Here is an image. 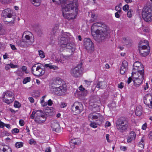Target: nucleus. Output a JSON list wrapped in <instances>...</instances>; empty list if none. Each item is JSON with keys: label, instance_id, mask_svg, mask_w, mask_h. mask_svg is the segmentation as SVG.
<instances>
[{"label": "nucleus", "instance_id": "1", "mask_svg": "<svg viewBox=\"0 0 152 152\" xmlns=\"http://www.w3.org/2000/svg\"><path fill=\"white\" fill-rule=\"evenodd\" d=\"M77 2L70 1L66 2L61 6L62 15L66 18L73 19L75 18L78 13Z\"/></svg>", "mask_w": 152, "mask_h": 152}, {"label": "nucleus", "instance_id": "2", "mask_svg": "<svg viewBox=\"0 0 152 152\" xmlns=\"http://www.w3.org/2000/svg\"><path fill=\"white\" fill-rule=\"evenodd\" d=\"M132 77L134 85L137 87L140 86L144 79V69L143 65L139 61H136L133 64Z\"/></svg>", "mask_w": 152, "mask_h": 152}, {"label": "nucleus", "instance_id": "3", "mask_svg": "<svg viewBox=\"0 0 152 152\" xmlns=\"http://www.w3.org/2000/svg\"><path fill=\"white\" fill-rule=\"evenodd\" d=\"M108 27L105 24L99 22L94 23L91 27L92 35L95 33L101 40L104 39L108 36Z\"/></svg>", "mask_w": 152, "mask_h": 152}, {"label": "nucleus", "instance_id": "4", "mask_svg": "<svg viewBox=\"0 0 152 152\" xmlns=\"http://www.w3.org/2000/svg\"><path fill=\"white\" fill-rule=\"evenodd\" d=\"M66 86L61 79L57 78L54 79L50 86V91L53 94H58L64 93L66 90Z\"/></svg>", "mask_w": 152, "mask_h": 152}, {"label": "nucleus", "instance_id": "5", "mask_svg": "<svg viewBox=\"0 0 152 152\" xmlns=\"http://www.w3.org/2000/svg\"><path fill=\"white\" fill-rule=\"evenodd\" d=\"M68 34L69 35V33L63 34L59 40V42L61 47L69 49L72 54L75 51V45L73 42H69V38Z\"/></svg>", "mask_w": 152, "mask_h": 152}, {"label": "nucleus", "instance_id": "6", "mask_svg": "<svg viewBox=\"0 0 152 152\" xmlns=\"http://www.w3.org/2000/svg\"><path fill=\"white\" fill-rule=\"evenodd\" d=\"M129 119L125 117H121L118 118L116 121V128L120 133L126 132L129 127Z\"/></svg>", "mask_w": 152, "mask_h": 152}, {"label": "nucleus", "instance_id": "7", "mask_svg": "<svg viewBox=\"0 0 152 152\" xmlns=\"http://www.w3.org/2000/svg\"><path fill=\"white\" fill-rule=\"evenodd\" d=\"M139 47V53L141 56H145L149 53L150 49L148 46V42L147 40H142L140 42Z\"/></svg>", "mask_w": 152, "mask_h": 152}, {"label": "nucleus", "instance_id": "8", "mask_svg": "<svg viewBox=\"0 0 152 152\" xmlns=\"http://www.w3.org/2000/svg\"><path fill=\"white\" fill-rule=\"evenodd\" d=\"M142 16L144 20L147 22L152 21V10L146 8L144 9L142 12Z\"/></svg>", "mask_w": 152, "mask_h": 152}, {"label": "nucleus", "instance_id": "9", "mask_svg": "<svg viewBox=\"0 0 152 152\" xmlns=\"http://www.w3.org/2000/svg\"><path fill=\"white\" fill-rule=\"evenodd\" d=\"M37 64H35L31 68L33 74L37 76H40L43 75L45 72V67L42 68L40 66H37Z\"/></svg>", "mask_w": 152, "mask_h": 152}, {"label": "nucleus", "instance_id": "10", "mask_svg": "<svg viewBox=\"0 0 152 152\" xmlns=\"http://www.w3.org/2000/svg\"><path fill=\"white\" fill-rule=\"evenodd\" d=\"M1 15L5 18H10L7 22L11 24H13L15 20L14 17L12 14V11L10 9H7L2 12Z\"/></svg>", "mask_w": 152, "mask_h": 152}, {"label": "nucleus", "instance_id": "11", "mask_svg": "<svg viewBox=\"0 0 152 152\" xmlns=\"http://www.w3.org/2000/svg\"><path fill=\"white\" fill-rule=\"evenodd\" d=\"M46 119V117L41 110L36 111V116L34 119L35 122L38 124H41L44 122Z\"/></svg>", "mask_w": 152, "mask_h": 152}, {"label": "nucleus", "instance_id": "12", "mask_svg": "<svg viewBox=\"0 0 152 152\" xmlns=\"http://www.w3.org/2000/svg\"><path fill=\"white\" fill-rule=\"evenodd\" d=\"M83 43L84 46L88 52L90 53L94 50V45L89 38H85L83 40Z\"/></svg>", "mask_w": 152, "mask_h": 152}, {"label": "nucleus", "instance_id": "13", "mask_svg": "<svg viewBox=\"0 0 152 152\" xmlns=\"http://www.w3.org/2000/svg\"><path fill=\"white\" fill-rule=\"evenodd\" d=\"M88 118L89 120H95L96 121H99L102 122L103 119V116L100 113H92L88 115Z\"/></svg>", "mask_w": 152, "mask_h": 152}, {"label": "nucleus", "instance_id": "14", "mask_svg": "<svg viewBox=\"0 0 152 152\" xmlns=\"http://www.w3.org/2000/svg\"><path fill=\"white\" fill-rule=\"evenodd\" d=\"M82 71L81 66L79 65L71 69V74L73 77H77L81 75Z\"/></svg>", "mask_w": 152, "mask_h": 152}, {"label": "nucleus", "instance_id": "15", "mask_svg": "<svg viewBox=\"0 0 152 152\" xmlns=\"http://www.w3.org/2000/svg\"><path fill=\"white\" fill-rule=\"evenodd\" d=\"M71 55V54L70 55H68L65 56L63 54H61L59 58L56 57L55 60L58 63L63 64L65 62V61L68 60L69 58Z\"/></svg>", "mask_w": 152, "mask_h": 152}, {"label": "nucleus", "instance_id": "16", "mask_svg": "<svg viewBox=\"0 0 152 152\" xmlns=\"http://www.w3.org/2000/svg\"><path fill=\"white\" fill-rule=\"evenodd\" d=\"M72 109L74 114H78L83 110V107L81 104H79V105L76 106L74 104L72 107Z\"/></svg>", "mask_w": 152, "mask_h": 152}, {"label": "nucleus", "instance_id": "17", "mask_svg": "<svg viewBox=\"0 0 152 152\" xmlns=\"http://www.w3.org/2000/svg\"><path fill=\"white\" fill-rule=\"evenodd\" d=\"M16 42L19 46L23 48L27 47L32 43L31 42L29 41H23L19 40H18Z\"/></svg>", "mask_w": 152, "mask_h": 152}, {"label": "nucleus", "instance_id": "18", "mask_svg": "<svg viewBox=\"0 0 152 152\" xmlns=\"http://www.w3.org/2000/svg\"><path fill=\"white\" fill-rule=\"evenodd\" d=\"M51 127L53 131L58 132L60 130V126L58 122L56 121H52Z\"/></svg>", "mask_w": 152, "mask_h": 152}, {"label": "nucleus", "instance_id": "19", "mask_svg": "<svg viewBox=\"0 0 152 152\" xmlns=\"http://www.w3.org/2000/svg\"><path fill=\"white\" fill-rule=\"evenodd\" d=\"M128 64L127 61H124L121 67L120 73L122 75L124 74L128 69Z\"/></svg>", "mask_w": 152, "mask_h": 152}, {"label": "nucleus", "instance_id": "20", "mask_svg": "<svg viewBox=\"0 0 152 152\" xmlns=\"http://www.w3.org/2000/svg\"><path fill=\"white\" fill-rule=\"evenodd\" d=\"M136 134L133 131H132L129 136L127 138V141L128 142H131L132 141L134 140L135 139Z\"/></svg>", "mask_w": 152, "mask_h": 152}, {"label": "nucleus", "instance_id": "21", "mask_svg": "<svg viewBox=\"0 0 152 152\" xmlns=\"http://www.w3.org/2000/svg\"><path fill=\"white\" fill-rule=\"evenodd\" d=\"M106 86L105 83L104 82H99L97 84L96 87L100 89H103Z\"/></svg>", "mask_w": 152, "mask_h": 152}, {"label": "nucleus", "instance_id": "22", "mask_svg": "<svg viewBox=\"0 0 152 152\" xmlns=\"http://www.w3.org/2000/svg\"><path fill=\"white\" fill-rule=\"evenodd\" d=\"M141 107L140 106H137L136 108L135 113L136 115L138 116H140L142 114Z\"/></svg>", "mask_w": 152, "mask_h": 152}, {"label": "nucleus", "instance_id": "23", "mask_svg": "<svg viewBox=\"0 0 152 152\" xmlns=\"http://www.w3.org/2000/svg\"><path fill=\"white\" fill-rule=\"evenodd\" d=\"M72 142L75 145H78L81 143V140L79 138H76L71 140Z\"/></svg>", "mask_w": 152, "mask_h": 152}, {"label": "nucleus", "instance_id": "24", "mask_svg": "<svg viewBox=\"0 0 152 152\" xmlns=\"http://www.w3.org/2000/svg\"><path fill=\"white\" fill-rule=\"evenodd\" d=\"M31 2L35 6H38L40 5L41 0H30Z\"/></svg>", "mask_w": 152, "mask_h": 152}, {"label": "nucleus", "instance_id": "25", "mask_svg": "<svg viewBox=\"0 0 152 152\" xmlns=\"http://www.w3.org/2000/svg\"><path fill=\"white\" fill-rule=\"evenodd\" d=\"M0 152H12V151L10 148L6 146L3 147L2 149L0 148Z\"/></svg>", "mask_w": 152, "mask_h": 152}, {"label": "nucleus", "instance_id": "26", "mask_svg": "<svg viewBox=\"0 0 152 152\" xmlns=\"http://www.w3.org/2000/svg\"><path fill=\"white\" fill-rule=\"evenodd\" d=\"M45 67H49L50 69H53L54 70H57L58 68V67L56 66L51 65L50 64H45L44 65Z\"/></svg>", "mask_w": 152, "mask_h": 152}, {"label": "nucleus", "instance_id": "27", "mask_svg": "<svg viewBox=\"0 0 152 152\" xmlns=\"http://www.w3.org/2000/svg\"><path fill=\"white\" fill-rule=\"evenodd\" d=\"M67 0H52L53 2L54 3L56 4L59 5L61 4L64 3Z\"/></svg>", "mask_w": 152, "mask_h": 152}, {"label": "nucleus", "instance_id": "28", "mask_svg": "<svg viewBox=\"0 0 152 152\" xmlns=\"http://www.w3.org/2000/svg\"><path fill=\"white\" fill-rule=\"evenodd\" d=\"M5 96H4L3 100L5 103L8 104H9L12 102L13 101V99H11L6 98L4 97Z\"/></svg>", "mask_w": 152, "mask_h": 152}, {"label": "nucleus", "instance_id": "29", "mask_svg": "<svg viewBox=\"0 0 152 152\" xmlns=\"http://www.w3.org/2000/svg\"><path fill=\"white\" fill-rule=\"evenodd\" d=\"M15 66L13 64H7L5 66V69L6 70H8L10 68H15Z\"/></svg>", "mask_w": 152, "mask_h": 152}, {"label": "nucleus", "instance_id": "30", "mask_svg": "<svg viewBox=\"0 0 152 152\" xmlns=\"http://www.w3.org/2000/svg\"><path fill=\"white\" fill-rule=\"evenodd\" d=\"M59 26L58 25H56L52 29V31L53 34H54L58 31Z\"/></svg>", "mask_w": 152, "mask_h": 152}, {"label": "nucleus", "instance_id": "31", "mask_svg": "<svg viewBox=\"0 0 152 152\" xmlns=\"http://www.w3.org/2000/svg\"><path fill=\"white\" fill-rule=\"evenodd\" d=\"M30 77H27L24 78L23 81V84H26L28 82H30L31 81Z\"/></svg>", "mask_w": 152, "mask_h": 152}, {"label": "nucleus", "instance_id": "32", "mask_svg": "<svg viewBox=\"0 0 152 152\" xmlns=\"http://www.w3.org/2000/svg\"><path fill=\"white\" fill-rule=\"evenodd\" d=\"M23 143L21 142H18L16 143L15 146L17 148L21 147L23 146Z\"/></svg>", "mask_w": 152, "mask_h": 152}, {"label": "nucleus", "instance_id": "33", "mask_svg": "<svg viewBox=\"0 0 152 152\" xmlns=\"http://www.w3.org/2000/svg\"><path fill=\"white\" fill-rule=\"evenodd\" d=\"M36 31L37 34L39 36H41L42 34V30L41 27H39L36 29Z\"/></svg>", "mask_w": 152, "mask_h": 152}, {"label": "nucleus", "instance_id": "34", "mask_svg": "<svg viewBox=\"0 0 152 152\" xmlns=\"http://www.w3.org/2000/svg\"><path fill=\"white\" fill-rule=\"evenodd\" d=\"M39 55L40 57L42 58H44L45 56L44 52L42 50H40L38 51Z\"/></svg>", "mask_w": 152, "mask_h": 152}, {"label": "nucleus", "instance_id": "35", "mask_svg": "<svg viewBox=\"0 0 152 152\" xmlns=\"http://www.w3.org/2000/svg\"><path fill=\"white\" fill-rule=\"evenodd\" d=\"M133 12V11L131 9H130L128 12L127 13V15L128 17L131 18L132 16V13Z\"/></svg>", "mask_w": 152, "mask_h": 152}, {"label": "nucleus", "instance_id": "36", "mask_svg": "<svg viewBox=\"0 0 152 152\" xmlns=\"http://www.w3.org/2000/svg\"><path fill=\"white\" fill-rule=\"evenodd\" d=\"M14 94L12 91H7L3 93V95H12Z\"/></svg>", "mask_w": 152, "mask_h": 152}, {"label": "nucleus", "instance_id": "37", "mask_svg": "<svg viewBox=\"0 0 152 152\" xmlns=\"http://www.w3.org/2000/svg\"><path fill=\"white\" fill-rule=\"evenodd\" d=\"M21 104L19 102L17 101H15L14 102V106L15 107L19 108L21 107Z\"/></svg>", "mask_w": 152, "mask_h": 152}, {"label": "nucleus", "instance_id": "38", "mask_svg": "<svg viewBox=\"0 0 152 152\" xmlns=\"http://www.w3.org/2000/svg\"><path fill=\"white\" fill-rule=\"evenodd\" d=\"M90 126L92 127L96 128L97 127V124L95 122L92 123L90 124Z\"/></svg>", "mask_w": 152, "mask_h": 152}, {"label": "nucleus", "instance_id": "39", "mask_svg": "<svg viewBox=\"0 0 152 152\" xmlns=\"http://www.w3.org/2000/svg\"><path fill=\"white\" fill-rule=\"evenodd\" d=\"M115 10L119 13H120L121 11V8L120 7V6H116L115 7Z\"/></svg>", "mask_w": 152, "mask_h": 152}, {"label": "nucleus", "instance_id": "40", "mask_svg": "<svg viewBox=\"0 0 152 152\" xmlns=\"http://www.w3.org/2000/svg\"><path fill=\"white\" fill-rule=\"evenodd\" d=\"M129 8V5L127 4L123 6V9L124 11H127L128 10Z\"/></svg>", "mask_w": 152, "mask_h": 152}, {"label": "nucleus", "instance_id": "41", "mask_svg": "<svg viewBox=\"0 0 152 152\" xmlns=\"http://www.w3.org/2000/svg\"><path fill=\"white\" fill-rule=\"evenodd\" d=\"M19 132V129L18 128L13 129L12 130V133H18Z\"/></svg>", "mask_w": 152, "mask_h": 152}, {"label": "nucleus", "instance_id": "42", "mask_svg": "<svg viewBox=\"0 0 152 152\" xmlns=\"http://www.w3.org/2000/svg\"><path fill=\"white\" fill-rule=\"evenodd\" d=\"M84 81L86 84L88 86L90 85L91 83L92 82V81L88 80H84Z\"/></svg>", "mask_w": 152, "mask_h": 152}, {"label": "nucleus", "instance_id": "43", "mask_svg": "<svg viewBox=\"0 0 152 152\" xmlns=\"http://www.w3.org/2000/svg\"><path fill=\"white\" fill-rule=\"evenodd\" d=\"M67 105V104L64 102H61V104L60 107L61 108H64Z\"/></svg>", "mask_w": 152, "mask_h": 152}, {"label": "nucleus", "instance_id": "44", "mask_svg": "<svg viewBox=\"0 0 152 152\" xmlns=\"http://www.w3.org/2000/svg\"><path fill=\"white\" fill-rule=\"evenodd\" d=\"M124 86V84L122 82L120 83L118 85V87L119 88L122 89V88Z\"/></svg>", "mask_w": 152, "mask_h": 152}, {"label": "nucleus", "instance_id": "45", "mask_svg": "<svg viewBox=\"0 0 152 152\" xmlns=\"http://www.w3.org/2000/svg\"><path fill=\"white\" fill-rule=\"evenodd\" d=\"M36 114V112L35 111H33L32 112L31 114L30 115V117L32 119L34 118L35 117V115Z\"/></svg>", "mask_w": 152, "mask_h": 152}, {"label": "nucleus", "instance_id": "46", "mask_svg": "<svg viewBox=\"0 0 152 152\" xmlns=\"http://www.w3.org/2000/svg\"><path fill=\"white\" fill-rule=\"evenodd\" d=\"M139 147H140L141 149H142L144 148V143H142L141 142H140L138 144Z\"/></svg>", "mask_w": 152, "mask_h": 152}, {"label": "nucleus", "instance_id": "47", "mask_svg": "<svg viewBox=\"0 0 152 152\" xmlns=\"http://www.w3.org/2000/svg\"><path fill=\"white\" fill-rule=\"evenodd\" d=\"M20 125L21 126H23L24 124V122L23 120H20L19 121Z\"/></svg>", "mask_w": 152, "mask_h": 152}, {"label": "nucleus", "instance_id": "48", "mask_svg": "<svg viewBox=\"0 0 152 152\" xmlns=\"http://www.w3.org/2000/svg\"><path fill=\"white\" fill-rule=\"evenodd\" d=\"M150 104H148V106L149 108H152V97L151 100H150Z\"/></svg>", "mask_w": 152, "mask_h": 152}, {"label": "nucleus", "instance_id": "49", "mask_svg": "<svg viewBox=\"0 0 152 152\" xmlns=\"http://www.w3.org/2000/svg\"><path fill=\"white\" fill-rule=\"evenodd\" d=\"M147 127V124L146 123H145L143 124L142 126V128L143 130H145Z\"/></svg>", "mask_w": 152, "mask_h": 152}, {"label": "nucleus", "instance_id": "50", "mask_svg": "<svg viewBox=\"0 0 152 152\" xmlns=\"http://www.w3.org/2000/svg\"><path fill=\"white\" fill-rule=\"evenodd\" d=\"M5 124L1 122L0 120V127L1 128H3L4 126H5Z\"/></svg>", "mask_w": 152, "mask_h": 152}, {"label": "nucleus", "instance_id": "51", "mask_svg": "<svg viewBox=\"0 0 152 152\" xmlns=\"http://www.w3.org/2000/svg\"><path fill=\"white\" fill-rule=\"evenodd\" d=\"M79 90L81 91H84V90H85V89L84 88L83 86L82 85H81L80 87H79Z\"/></svg>", "mask_w": 152, "mask_h": 152}, {"label": "nucleus", "instance_id": "52", "mask_svg": "<svg viewBox=\"0 0 152 152\" xmlns=\"http://www.w3.org/2000/svg\"><path fill=\"white\" fill-rule=\"evenodd\" d=\"M119 13L118 12H117L115 13V16L116 18H120V15Z\"/></svg>", "mask_w": 152, "mask_h": 152}, {"label": "nucleus", "instance_id": "53", "mask_svg": "<svg viewBox=\"0 0 152 152\" xmlns=\"http://www.w3.org/2000/svg\"><path fill=\"white\" fill-rule=\"evenodd\" d=\"M45 152H51L50 148L49 147H48L46 148L45 150Z\"/></svg>", "mask_w": 152, "mask_h": 152}, {"label": "nucleus", "instance_id": "54", "mask_svg": "<svg viewBox=\"0 0 152 152\" xmlns=\"http://www.w3.org/2000/svg\"><path fill=\"white\" fill-rule=\"evenodd\" d=\"M21 69L23 72H26L27 69V68L26 66H23L22 67Z\"/></svg>", "mask_w": 152, "mask_h": 152}, {"label": "nucleus", "instance_id": "55", "mask_svg": "<svg viewBox=\"0 0 152 152\" xmlns=\"http://www.w3.org/2000/svg\"><path fill=\"white\" fill-rule=\"evenodd\" d=\"M53 103V102L50 99L48 100V105L49 106H51L52 104Z\"/></svg>", "mask_w": 152, "mask_h": 152}, {"label": "nucleus", "instance_id": "56", "mask_svg": "<svg viewBox=\"0 0 152 152\" xmlns=\"http://www.w3.org/2000/svg\"><path fill=\"white\" fill-rule=\"evenodd\" d=\"M10 46L12 49L13 50H15L16 49V48L15 47V46L14 45H12V44L10 45Z\"/></svg>", "mask_w": 152, "mask_h": 152}, {"label": "nucleus", "instance_id": "57", "mask_svg": "<svg viewBox=\"0 0 152 152\" xmlns=\"http://www.w3.org/2000/svg\"><path fill=\"white\" fill-rule=\"evenodd\" d=\"M28 99L30 102L33 103L34 102V99L32 97H30L28 98Z\"/></svg>", "mask_w": 152, "mask_h": 152}, {"label": "nucleus", "instance_id": "58", "mask_svg": "<svg viewBox=\"0 0 152 152\" xmlns=\"http://www.w3.org/2000/svg\"><path fill=\"white\" fill-rule=\"evenodd\" d=\"M111 125V124L110 122L109 121H107L105 124V126H110Z\"/></svg>", "mask_w": 152, "mask_h": 152}, {"label": "nucleus", "instance_id": "59", "mask_svg": "<svg viewBox=\"0 0 152 152\" xmlns=\"http://www.w3.org/2000/svg\"><path fill=\"white\" fill-rule=\"evenodd\" d=\"M25 38L27 40H28V41H29V40H30V37L27 35H26L25 36Z\"/></svg>", "mask_w": 152, "mask_h": 152}, {"label": "nucleus", "instance_id": "60", "mask_svg": "<svg viewBox=\"0 0 152 152\" xmlns=\"http://www.w3.org/2000/svg\"><path fill=\"white\" fill-rule=\"evenodd\" d=\"M149 138L150 140H152V132H151L149 134Z\"/></svg>", "mask_w": 152, "mask_h": 152}, {"label": "nucleus", "instance_id": "61", "mask_svg": "<svg viewBox=\"0 0 152 152\" xmlns=\"http://www.w3.org/2000/svg\"><path fill=\"white\" fill-rule=\"evenodd\" d=\"M132 80V77H129L128 78V81H127L128 83V84H129V83H130V82H131Z\"/></svg>", "mask_w": 152, "mask_h": 152}, {"label": "nucleus", "instance_id": "62", "mask_svg": "<svg viewBox=\"0 0 152 152\" xmlns=\"http://www.w3.org/2000/svg\"><path fill=\"white\" fill-rule=\"evenodd\" d=\"M121 149L123 151H125L126 150V148L125 146H122L121 147Z\"/></svg>", "mask_w": 152, "mask_h": 152}, {"label": "nucleus", "instance_id": "63", "mask_svg": "<svg viewBox=\"0 0 152 152\" xmlns=\"http://www.w3.org/2000/svg\"><path fill=\"white\" fill-rule=\"evenodd\" d=\"M148 83H146V85L144 87V90H146V89H148Z\"/></svg>", "mask_w": 152, "mask_h": 152}, {"label": "nucleus", "instance_id": "64", "mask_svg": "<svg viewBox=\"0 0 152 152\" xmlns=\"http://www.w3.org/2000/svg\"><path fill=\"white\" fill-rule=\"evenodd\" d=\"M90 91L88 90H84V94H88Z\"/></svg>", "mask_w": 152, "mask_h": 152}]
</instances>
